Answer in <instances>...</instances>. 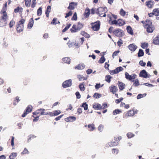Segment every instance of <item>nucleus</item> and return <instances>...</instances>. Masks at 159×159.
I'll list each match as a JSON object with an SVG mask.
<instances>
[{"instance_id": "nucleus-57", "label": "nucleus", "mask_w": 159, "mask_h": 159, "mask_svg": "<svg viewBox=\"0 0 159 159\" xmlns=\"http://www.w3.org/2000/svg\"><path fill=\"white\" fill-rule=\"evenodd\" d=\"M134 84L135 86H138L139 85V83L138 79H136L135 80Z\"/></svg>"}, {"instance_id": "nucleus-60", "label": "nucleus", "mask_w": 159, "mask_h": 159, "mask_svg": "<svg viewBox=\"0 0 159 159\" xmlns=\"http://www.w3.org/2000/svg\"><path fill=\"white\" fill-rule=\"evenodd\" d=\"M127 135L128 138H130L134 137V135L131 133H127Z\"/></svg>"}, {"instance_id": "nucleus-19", "label": "nucleus", "mask_w": 159, "mask_h": 159, "mask_svg": "<svg viewBox=\"0 0 159 159\" xmlns=\"http://www.w3.org/2000/svg\"><path fill=\"white\" fill-rule=\"evenodd\" d=\"M85 65L83 63H81L80 64L76 66L75 67V68L76 69L82 70L83 69Z\"/></svg>"}, {"instance_id": "nucleus-18", "label": "nucleus", "mask_w": 159, "mask_h": 159, "mask_svg": "<svg viewBox=\"0 0 159 159\" xmlns=\"http://www.w3.org/2000/svg\"><path fill=\"white\" fill-rule=\"evenodd\" d=\"M7 24V20L1 18L0 19V26L1 27L5 26Z\"/></svg>"}, {"instance_id": "nucleus-8", "label": "nucleus", "mask_w": 159, "mask_h": 159, "mask_svg": "<svg viewBox=\"0 0 159 159\" xmlns=\"http://www.w3.org/2000/svg\"><path fill=\"white\" fill-rule=\"evenodd\" d=\"M125 75L126 78L130 80H131L133 79H135L136 76V75L135 74H132L131 75H130L127 72L125 73Z\"/></svg>"}, {"instance_id": "nucleus-29", "label": "nucleus", "mask_w": 159, "mask_h": 159, "mask_svg": "<svg viewBox=\"0 0 159 159\" xmlns=\"http://www.w3.org/2000/svg\"><path fill=\"white\" fill-rule=\"evenodd\" d=\"M159 36L155 37L153 40V43L157 45H159Z\"/></svg>"}, {"instance_id": "nucleus-17", "label": "nucleus", "mask_w": 159, "mask_h": 159, "mask_svg": "<svg viewBox=\"0 0 159 159\" xmlns=\"http://www.w3.org/2000/svg\"><path fill=\"white\" fill-rule=\"evenodd\" d=\"M40 110L41 111L40 115H49L50 116V112L45 111V110L44 109L41 108Z\"/></svg>"}, {"instance_id": "nucleus-59", "label": "nucleus", "mask_w": 159, "mask_h": 159, "mask_svg": "<svg viewBox=\"0 0 159 159\" xmlns=\"http://www.w3.org/2000/svg\"><path fill=\"white\" fill-rule=\"evenodd\" d=\"M103 85V84H102V85H101L100 84H97L95 86V88L96 89H98L99 88L102 87Z\"/></svg>"}, {"instance_id": "nucleus-48", "label": "nucleus", "mask_w": 159, "mask_h": 159, "mask_svg": "<svg viewBox=\"0 0 159 159\" xmlns=\"http://www.w3.org/2000/svg\"><path fill=\"white\" fill-rule=\"evenodd\" d=\"M146 95V93H144L143 94H139L137 96V99H139L140 98L145 97Z\"/></svg>"}, {"instance_id": "nucleus-6", "label": "nucleus", "mask_w": 159, "mask_h": 159, "mask_svg": "<svg viewBox=\"0 0 159 159\" xmlns=\"http://www.w3.org/2000/svg\"><path fill=\"white\" fill-rule=\"evenodd\" d=\"M123 70V69L122 67L120 66L116 68L114 70L110 71V73L111 75H113L118 73L120 71H122Z\"/></svg>"}, {"instance_id": "nucleus-49", "label": "nucleus", "mask_w": 159, "mask_h": 159, "mask_svg": "<svg viewBox=\"0 0 159 159\" xmlns=\"http://www.w3.org/2000/svg\"><path fill=\"white\" fill-rule=\"evenodd\" d=\"M79 88L81 91H83L85 90V88L83 83L79 85Z\"/></svg>"}, {"instance_id": "nucleus-14", "label": "nucleus", "mask_w": 159, "mask_h": 159, "mask_svg": "<svg viewBox=\"0 0 159 159\" xmlns=\"http://www.w3.org/2000/svg\"><path fill=\"white\" fill-rule=\"evenodd\" d=\"M129 49L132 52H134L137 48V46L134 44L132 43L128 46Z\"/></svg>"}, {"instance_id": "nucleus-43", "label": "nucleus", "mask_w": 159, "mask_h": 159, "mask_svg": "<svg viewBox=\"0 0 159 159\" xmlns=\"http://www.w3.org/2000/svg\"><path fill=\"white\" fill-rule=\"evenodd\" d=\"M105 61V59L104 57L103 56L98 61V62L99 63H102L104 62Z\"/></svg>"}, {"instance_id": "nucleus-34", "label": "nucleus", "mask_w": 159, "mask_h": 159, "mask_svg": "<svg viewBox=\"0 0 159 159\" xmlns=\"http://www.w3.org/2000/svg\"><path fill=\"white\" fill-rule=\"evenodd\" d=\"M60 22L58 21H57V18H54L52 21L51 24H53L54 25H56L58 23H60Z\"/></svg>"}, {"instance_id": "nucleus-9", "label": "nucleus", "mask_w": 159, "mask_h": 159, "mask_svg": "<svg viewBox=\"0 0 159 159\" xmlns=\"http://www.w3.org/2000/svg\"><path fill=\"white\" fill-rule=\"evenodd\" d=\"M32 110V106H28L27 107L26 110L24 111V113L22 115V116L23 117H25L28 113L30 112Z\"/></svg>"}, {"instance_id": "nucleus-38", "label": "nucleus", "mask_w": 159, "mask_h": 159, "mask_svg": "<svg viewBox=\"0 0 159 159\" xmlns=\"http://www.w3.org/2000/svg\"><path fill=\"white\" fill-rule=\"evenodd\" d=\"M102 96V95L101 94L98 93H95L93 96V97L95 98H98Z\"/></svg>"}, {"instance_id": "nucleus-2", "label": "nucleus", "mask_w": 159, "mask_h": 159, "mask_svg": "<svg viewBox=\"0 0 159 159\" xmlns=\"http://www.w3.org/2000/svg\"><path fill=\"white\" fill-rule=\"evenodd\" d=\"M25 22L24 19H21L20 21L16 26V30L17 32H20L23 31V24Z\"/></svg>"}, {"instance_id": "nucleus-45", "label": "nucleus", "mask_w": 159, "mask_h": 159, "mask_svg": "<svg viewBox=\"0 0 159 159\" xmlns=\"http://www.w3.org/2000/svg\"><path fill=\"white\" fill-rule=\"evenodd\" d=\"M22 11V8L21 7H18L14 9V12L16 13L19 11L21 12Z\"/></svg>"}, {"instance_id": "nucleus-55", "label": "nucleus", "mask_w": 159, "mask_h": 159, "mask_svg": "<svg viewBox=\"0 0 159 159\" xmlns=\"http://www.w3.org/2000/svg\"><path fill=\"white\" fill-rule=\"evenodd\" d=\"M82 107H84V110H86L88 109V105L86 103H84L82 105Z\"/></svg>"}, {"instance_id": "nucleus-4", "label": "nucleus", "mask_w": 159, "mask_h": 159, "mask_svg": "<svg viewBox=\"0 0 159 159\" xmlns=\"http://www.w3.org/2000/svg\"><path fill=\"white\" fill-rule=\"evenodd\" d=\"M113 33L114 35L119 37H122L124 34L123 31L120 29L116 30L113 31Z\"/></svg>"}, {"instance_id": "nucleus-44", "label": "nucleus", "mask_w": 159, "mask_h": 159, "mask_svg": "<svg viewBox=\"0 0 159 159\" xmlns=\"http://www.w3.org/2000/svg\"><path fill=\"white\" fill-rule=\"evenodd\" d=\"M111 77L109 75H107L105 77V80L108 83H110L111 81Z\"/></svg>"}, {"instance_id": "nucleus-13", "label": "nucleus", "mask_w": 159, "mask_h": 159, "mask_svg": "<svg viewBox=\"0 0 159 159\" xmlns=\"http://www.w3.org/2000/svg\"><path fill=\"white\" fill-rule=\"evenodd\" d=\"M109 89L110 91L111 92H112L113 94L117 92L118 90L117 87L114 85L111 86L109 88Z\"/></svg>"}, {"instance_id": "nucleus-62", "label": "nucleus", "mask_w": 159, "mask_h": 159, "mask_svg": "<svg viewBox=\"0 0 159 159\" xmlns=\"http://www.w3.org/2000/svg\"><path fill=\"white\" fill-rule=\"evenodd\" d=\"M72 14V11H70L68 13H66V16H65V18H67L70 16H71Z\"/></svg>"}, {"instance_id": "nucleus-50", "label": "nucleus", "mask_w": 159, "mask_h": 159, "mask_svg": "<svg viewBox=\"0 0 159 159\" xmlns=\"http://www.w3.org/2000/svg\"><path fill=\"white\" fill-rule=\"evenodd\" d=\"M120 107H124L125 108L127 109L129 107V106L128 104H125L124 102H121L120 104Z\"/></svg>"}, {"instance_id": "nucleus-27", "label": "nucleus", "mask_w": 159, "mask_h": 159, "mask_svg": "<svg viewBox=\"0 0 159 159\" xmlns=\"http://www.w3.org/2000/svg\"><path fill=\"white\" fill-rule=\"evenodd\" d=\"M152 25L151 21L150 20H147L145 21V25H144V26L145 27V26L147 27Z\"/></svg>"}, {"instance_id": "nucleus-36", "label": "nucleus", "mask_w": 159, "mask_h": 159, "mask_svg": "<svg viewBox=\"0 0 159 159\" xmlns=\"http://www.w3.org/2000/svg\"><path fill=\"white\" fill-rule=\"evenodd\" d=\"M117 145V143L116 142H110L107 144V146H115Z\"/></svg>"}, {"instance_id": "nucleus-42", "label": "nucleus", "mask_w": 159, "mask_h": 159, "mask_svg": "<svg viewBox=\"0 0 159 159\" xmlns=\"http://www.w3.org/2000/svg\"><path fill=\"white\" fill-rule=\"evenodd\" d=\"M144 55V52L141 49H140L139 50V52L138 53V56L139 57H140L143 56Z\"/></svg>"}, {"instance_id": "nucleus-51", "label": "nucleus", "mask_w": 159, "mask_h": 159, "mask_svg": "<svg viewBox=\"0 0 159 159\" xmlns=\"http://www.w3.org/2000/svg\"><path fill=\"white\" fill-rule=\"evenodd\" d=\"M42 13V10L41 7H39L37 10V14L39 16L41 15Z\"/></svg>"}, {"instance_id": "nucleus-52", "label": "nucleus", "mask_w": 159, "mask_h": 159, "mask_svg": "<svg viewBox=\"0 0 159 159\" xmlns=\"http://www.w3.org/2000/svg\"><path fill=\"white\" fill-rule=\"evenodd\" d=\"M19 101V98L18 97H17L13 102V104L15 105H16Z\"/></svg>"}, {"instance_id": "nucleus-53", "label": "nucleus", "mask_w": 159, "mask_h": 159, "mask_svg": "<svg viewBox=\"0 0 159 159\" xmlns=\"http://www.w3.org/2000/svg\"><path fill=\"white\" fill-rule=\"evenodd\" d=\"M83 27V25L82 24L79 22L78 23L77 25L78 30H80Z\"/></svg>"}, {"instance_id": "nucleus-7", "label": "nucleus", "mask_w": 159, "mask_h": 159, "mask_svg": "<svg viewBox=\"0 0 159 159\" xmlns=\"http://www.w3.org/2000/svg\"><path fill=\"white\" fill-rule=\"evenodd\" d=\"M100 25V24L99 21L93 24L92 25L93 29L94 31L98 30L99 29Z\"/></svg>"}, {"instance_id": "nucleus-54", "label": "nucleus", "mask_w": 159, "mask_h": 159, "mask_svg": "<svg viewBox=\"0 0 159 159\" xmlns=\"http://www.w3.org/2000/svg\"><path fill=\"white\" fill-rule=\"evenodd\" d=\"M77 19V14L76 12H75L74 15L73 16H72L71 20H76Z\"/></svg>"}, {"instance_id": "nucleus-46", "label": "nucleus", "mask_w": 159, "mask_h": 159, "mask_svg": "<svg viewBox=\"0 0 159 159\" xmlns=\"http://www.w3.org/2000/svg\"><path fill=\"white\" fill-rule=\"evenodd\" d=\"M148 46V44L147 43H141V47L143 48H145Z\"/></svg>"}, {"instance_id": "nucleus-35", "label": "nucleus", "mask_w": 159, "mask_h": 159, "mask_svg": "<svg viewBox=\"0 0 159 159\" xmlns=\"http://www.w3.org/2000/svg\"><path fill=\"white\" fill-rule=\"evenodd\" d=\"M89 130L90 131H92L94 130L95 129L94 125L93 124L89 125H88Z\"/></svg>"}, {"instance_id": "nucleus-20", "label": "nucleus", "mask_w": 159, "mask_h": 159, "mask_svg": "<svg viewBox=\"0 0 159 159\" xmlns=\"http://www.w3.org/2000/svg\"><path fill=\"white\" fill-rule=\"evenodd\" d=\"M145 28H146L147 31L148 33H152L154 30V28L152 25L147 27L145 26Z\"/></svg>"}, {"instance_id": "nucleus-28", "label": "nucleus", "mask_w": 159, "mask_h": 159, "mask_svg": "<svg viewBox=\"0 0 159 159\" xmlns=\"http://www.w3.org/2000/svg\"><path fill=\"white\" fill-rule=\"evenodd\" d=\"M77 26L75 25H74L70 29V31L71 32H75L78 31Z\"/></svg>"}, {"instance_id": "nucleus-22", "label": "nucleus", "mask_w": 159, "mask_h": 159, "mask_svg": "<svg viewBox=\"0 0 159 159\" xmlns=\"http://www.w3.org/2000/svg\"><path fill=\"white\" fill-rule=\"evenodd\" d=\"M76 6V4L74 2H72L70 3L68 8L71 10H73L74 9Z\"/></svg>"}, {"instance_id": "nucleus-41", "label": "nucleus", "mask_w": 159, "mask_h": 159, "mask_svg": "<svg viewBox=\"0 0 159 159\" xmlns=\"http://www.w3.org/2000/svg\"><path fill=\"white\" fill-rule=\"evenodd\" d=\"M90 14V10L89 9L86 10L85 11V12L84 13V16L87 17H88Z\"/></svg>"}, {"instance_id": "nucleus-11", "label": "nucleus", "mask_w": 159, "mask_h": 159, "mask_svg": "<svg viewBox=\"0 0 159 159\" xmlns=\"http://www.w3.org/2000/svg\"><path fill=\"white\" fill-rule=\"evenodd\" d=\"M146 5L149 8H152L154 4V2L152 0L148 1L146 2Z\"/></svg>"}, {"instance_id": "nucleus-26", "label": "nucleus", "mask_w": 159, "mask_h": 159, "mask_svg": "<svg viewBox=\"0 0 159 159\" xmlns=\"http://www.w3.org/2000/svg\"><path fill=\"white\" fill-rule=\"evenodd\" d=\"M118 85L120 89L121 90H123L125 88V84L123 83L119 82Z\"/></svg>"}, {"instance_id": "nucleus-32", "label": "nucleus", "mask_w": 159, "mask_h": 159, "mask_svg": "<svg viewBox=\"0 0 159 159\" xmlns=\"http://www.w3.org/2000/svg\"><path fill=\"white\" fill-rule=\"evenodd\" d=\"M154 15L155 16H159V9H155L153 11Z\"/></svg>"}, {"instance_id": "nucleus-12", "label": "nucleus", "mask_w": 159, "mask_h": 159, "mask_svg": "<svg viewBox=\"0 0 159 159\" xmlns=\"http://www.w3.org/2000/svg\"><path fill=\"white\" fill-rule=\"evenodd\" d=\"M6 11H3V10H2L1 12V13L2 14L1 18L7 20V15Z\"/></svg>"}, {"instance_id": "nucleus-56", "label": "nucleus", "mask_w": 159, "mask_h": 159, "mask_svg": "<svg viewBox=\"0 0 159 159\" xmlns=\"http://www.w3.org/2000/svg\"><path fill=\"white\" fill-rule=\"evenodd\" d=\"M70 24H68L65 27V28L62 30V32H65L70 28Z\"/></svg>"}, {"instance_id": "nucleus-30", "label": "nucleus", "mask_w": 159, "mask_h": 159, "mask_svg": "<svg viewBox=\"0 0 159 159\" xmlns=\"http://www.w3.org/2000/svg\"><path fill=\"white\" fill-rule=\"evenodd\" d=\"M62 61L65 63L69 64L70 63V59L69 57H64L62 59Z\"/></svg>"}, {"instance_id": "nucleus-3", "label": "nucleus", "mask_w": 159, "mask_h": 159, "mask_svg": "<svg viewBox=\"0 0 159 159\" xmlns=\"http://www.w3.org/2000/svg\"><path fill=\"white\" fill-rule=\"evenodd\" d=\"M32 1V4L31 5V7L32 8H34L36 4V0H25V5L27 7H29L31 5V2Z\"/></svg>"}, {"instance_id": "nucleus-33", "label": "nucleus", "mask_w": 159, "mask_h": 159, "mask_svg": "<svg viewBox=\"0 0 159 159\" xmlns=\"http://www.w3.org/2000/svg\"><path fill=\"white\" fill-rule=\"evenodd\" d=\"M81 34L86 38H89L90 37V35L89 34L84 31H81Z\"/></svg>"}, {"instance_id": "nucleus-10", "label": "nucleus", "mask_w": 159, "mask_h": 159, "mask_svg": "<svg viewBox=\"0 0 159 159\" xmlns=\"http://www.w3.org/2000/svg\"><path fill=\"white\" fill-rule=\"evenodd\" d=\"M71 80H69L64 82L63 83L62 86L64 88H66L71 86Z\"/></svg>"}, {"instance_id": "nucleus-58", "label": "nucleus", "mask_w": 159, "mask_h": 159, "mask_svg": "<svg viewBox=\"0 0 159 159\" xmlns=\"http://www.w3.org/2000/svg\"><path fill=\"white\" fill-rule=\"evenodd\" d=\"M120 52L119 51H115L114 52L112 55V57L113 58H114V57L116 56H117L118 53Z\"/></svg>"}, {"instance_id": "nucleus-21", "label": "nucleus", "mask_w": 159, "mask_h": 159, "mask_svg": "<svg viewBox=\"0 0 159 159\" xmlns=\"http://www.w3.org/2000/svg\"><path fill=\"white\" fill-rule=\"evenodd\" d=\"M93 108L97 110H100L102 109V107L101 106L100 104L98 103L93 104Z\"/></svg>"}, {"instance_id": "nucleus-25", "label": "nucleus", "mask_w": 159, "mask_h": 159, "mask_svg": "<svg viewBox=\"0 0 159 159\" xmlns=\"http://www.w3.org/2000/svg\"><path fill=\"white\" fill-rule=\"evenodd\" d=\"M125 22L121 19H119L117 20V26H121L124 25Z\"/></svg>"}, {"instance_id": "nucleus-61", "label": "nucleus", "mask_w": 159, "mask_h": 159, "mask_svg": "<svg viewBox=\"0 0 159 159\" xmlns=\"http://www.w3.org/2000/svg\"><path fill=\"white\" fill-rule=\"evenodd\" d=\"M29 151L26 148H25L23 151L21 152L22 154H28Z\"/></svg>"}, {"instance_id": "nucleus-40", "label": "nucleus", "mask_w": 159, "mask_h": 159, "mask_svg": "<svg viewBox=\"0 0 159 159\" xmlns=\"http://www.w3.org/2000/svg\"><path fill=\"white\" fill-rule=\"evenodd\" d=\"M121 112V111L118 109H116L113 112V114L114 115L119 114Z\"/></svg>"}, {"instance_id": "nucleus-39", "label": "nucleus", "mask_w": 159, "mask_h": 159, "mask_svg": "<svg viewBox=\"0 0 159 159\" xmlns=\"http://www.w3.org/2000/svg\"><path fill=\"white\" fill-rule=\"evenodd\" d=\"M134 115V110H129L128 112V116H133Z\"/></svg>"}, {"instance_id": "nucleus-64", "label": "nucleus", "mask_w": 159, "mask_h": 159, "mask_svg": "<svg viewBox=\"0 0 159 159\" xmlns=\"http://www.w3.org/2000/svg\"><path fill=\"white\" fill-rule=\"evenodd\" d=\"M103 126L102 125H99L98 128V130L100 131V132H101L102 131L103 129Z\"/></svg>"}, {"instance_id": "nucleus-16", "label": "nucleus", "mask_w": 159, "mask_h": 159, "mask_svg": "<svg viewBox=\"0 0 159 159\" xmlns=\"http://www.w3.org/2000/svg\"><path fill=\"white\" fill-rule=\"evenodd\" d=\"M76 117L75 116H69L65 119V120L67 122H72L76 120Z\"/></svg>"}, {"instance_id": "nucleus-23", "label": "nucleus", "mask_w": 159, "mask_h": 159, "mask_svg": "<svg viewBox=\"0 0 159 159\" xmlns=\"http://www.w3.org/2000/svg\"><path fill=\"white\" fill-rule=\"evenodd\" d=\"M34 23L33 18H31L29 20V23L28 25V27L31 29L33 27Z\"/></svg>"}, {"instance_id": "nucleus-1", "label": "nucleus", "mask_w": 159, "mask_h": 159, "mask_svg": "<svg viewBox=\"0 0 159 159\" xmlns=\"http://www.w3.org/2000/svg\"><path fill=\"white\" fill-rule=\"evenodd\" d=\"M98 13L99 16L101 17H106V15L105 13L107 11V9L105 7H99L98 9Z\"/></svg>"}, {"instance_id": "nucleus-63", "label": "nucleus", "mask_w": 159, "mask_h": 159, "mask_svg": "<svg viewBox=\"0 0 159 159\" xmlns=\"http://www.w3.org/2000/svg\"><path fill=\"white\" fill-rule=\"evenodd\" d=\"M139 64L142 66H144L146 65V63L143 62V61H140L139 62Z\"/></svg>"}, {"instance_id": "nucleus-5", "label": "nucleus", "mask_w": 159, "mask_h": 159, "mask_svg": "<svg viewBox=\"0 0 159 159\" xmlns=\"http://www.w3.org/2000/svg\"><path fill=\"white\" fill-rule=\"evenodd\" d=\"M139 75L140 77H143L145 78H149L151 76L150 75L148 74L144 70H142L140 71Z\"/></svg>"}, {"instance_id": "nucleus-47", "label": "nucleus", "mask_w": 159, "mask_h": 159, "mask_svg": "<svg viewBox=\"0 0 159 159\" xmlns=\"http://www.w3.org/2000/svg\"><path fill=\"white\" fill-rule=\"evenodd\" d=\"M120 14L122 16H124L126 14V12L123 9H121L120 12Z\"/></svg>"}, {"instance_id": "nucleus-24", "label": "nucleus", "mask_w": 159, "mask_h": 159, "mask_svg": "<svg viewBox=\"0 0 159 159\" xmlns=\"http://www.w3.org/2000/svg\"><path fill=\"white\" fill-rule=\"evenodd\" d=\"M126 30H127V32L128 33L130 34L131 35H133L134 34L133 30L132 29V28L130 26H128L127 27Z\"/></svg>"}, {"instance_id": "nucleus-37", "label": "nucleus", "mask_w": 159, "mask_h": 159, "mask_svg": "<svg viewBox=\"0 0 159 159\" xmlns=\"http://www.w3.org/2000/svg\"><path fill=\"white\" fill-rule=\"evenodd\" d=\"M51 10V7L50 6L47 7L46 11V14L47 17H48L49 16V13L50 12Z\"/></svg>"}, {"instance_id": "nucleus-31", "label": "nucleus", "mask_w": 159, "mask_h": 159, "mask_svg": "<svg viewBox=\"0 0 159 159\" xmlns=\"http://www.w3.org/2000/svg\"><path fill=\"white\" fill-rule=\"evenodd\" d=\"M17 156V154L16 152H13L9 156L10 159H14Z\"/></svg>"}, {"instance_id": "nucleus-15", "label": "nucleus", "mask_w": 159, "mask_h": 159, "mask_svg": "<svg viewBox=\"0 0 159 159\" xmlns=\"http://www.w3.org/2000/svg\"><path fill=\"white\" fill-rule=\"evenodd\" d=\"M61 111L60 110H56L53 112H50V116H57L60 114Z\"/></svg>"}]
</instances>
